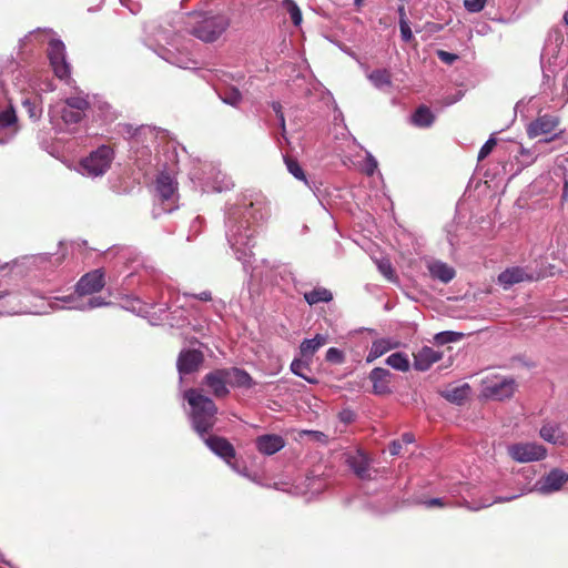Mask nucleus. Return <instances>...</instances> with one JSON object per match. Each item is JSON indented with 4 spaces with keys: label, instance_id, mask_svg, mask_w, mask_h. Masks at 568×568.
Returning a JSON list of instances; mask_svg holds the SVG:
<instances>
[{
    "label": "nucleus",
    "instance_id": "1",
    "mask_svg": "<svg viewBox=\"0 0 568 568\" xmlns=\"http://www.w3.org/2000/svg\"><path fill=\"white\" fill-rule=\"evenodd\" d=\"M184 398L191 407L190 419L192 428L201 438H204V436L213 430L217 422L219 408L212 398L203 394L202 388L185 390Z\"/></svg>",
    "mask_w": 568,
    "mask_h": 568
},
{
    "label": "nucleus",
    "instance_id": "2",
    "mask_svg": "<svg viewBox=\"0 0 568 568\" xmlns=\"http://www.w3.org/2000/svg\"><path fill=\"white\" fill-rule=\"evenodd\" d=\"M230 27V19L222 13L204 14L196 20L190 33L203 42L216 41Z\"/></svg>",
    "mask_w": 568,
    "mask_h": 568
},
{
    "label": "nucleus",
    "instance_id": "3",
    "mask_svg": "<svg viewBox=\"0 0 568 568\" xmlns=\"http://www.w3.org/2000/svg\"><path fill=\"white\" fill-rule=\"evenodd\" d=\"M561 119L557 114L545 113L536 116L526 128L528 138L535 139L540 135H549L542 140L545 143L552 142L561 136L564 130H559Z\"/></svg>",
    "mask_w": 568,
    "mask_h": 568
},
{
    "label": "nucleus",
    "instance_id": "4",
    "mask_svg": "<svg viewBox=\"0 0 568 568\" xmlns=\"http://www.w3.org/2000/svg\"><path fill=\"white\" fill-rule=\"evenodd\" d=\"M47 55L54 75L62 81H69L71 79V65L67 61L64 43L59 39H51L48 43Z\"/></svg>",
    "mask_w": 568,
    "mask_h": 568
},
{
    "label": "nucleus",
    "instance_id": "5",
    "mask_svg": "<svg viewBox=\"0 0 568 568\" xmlns=\"http://www.w3.org/2000/svg\"><path fill=\"white\" fill-rule=\"evenodd\" d=\"M114 159V151L110 145H101L81 161L83 170L92 176L104 174Z\"/></svg>",
    "mask_w": 568,
    "mask_h": 568
},
{
    "label": "nucleus",
    "instance_id": "6",
    "mask_svg": "<svg viewBox=\"0 0 568 568\" xmlns=\"http://www.w3.org/2000/svg\"><path fill=\"white\" fill-rule=\"evenodd\" d=\"M91 104L85 95L69 97L60 110L61 119L67 124H77L83 120Z\"/></svg>",
    "mask_w": 568,
    "mask_h": 568
},
{
    "label": "nucleus",
    "instance_id": "7",
    "mask_svg": "<svg viewBox=\"0 0 568 568\" xmlns=\"http://www.w3.org/2000/svg\"><path fill=\"white\" fill-rule=\"evenodd\" d=\"M508 454L515 462L530 463L544 459L547 449L537 443H517L508 447Z\"/></svg>",
    "mask_w": 568,
    "mask_h": 568
},
{
    "label": "nucleus",
    "instance_id": "8",
    "mask_svg": "<svg viewBox=\"0 0 568 568\" xmlns=\"http://www.w3.org/2000/svg\"><path fill=\"white\" fill-rule=\"evenodd\" d=\"M227 374L226 368L214 369L202 378L201 385L215 398H225L230 394Z\"/></svg>",
    "mask_w": 568,
    "mask_h": 568
},
{
    "label": "nucleus",
    "instance_id": "9",
    "mask_svg": "<svg viewBox=\"0 0 568 568\" xmlns=\"http://www.w3.org/2000/svg\"><path fill=\"white\" fill-rule=\"evenodd\" d=\"M104 285V272L102 268H97L81 276L75 285V292L79 295H91L100 292Z\"/></svg>",
    "mask_w": 568,
    "mask_h": 568
},
{
    "label": "nucleus",
    "instance_id": "10",
    "mask_svg": "<svg viewBox=\"0 0 568 568\" xmlns=\"http://www.w3.org/2000/svg\"><path fill=\"white\" fill-rule=\"evenodd\" d=\"M202 439L215 455L231 465L232 459L236 456V452L234 446L225 437L209 434Z\"/></svg>",
    "mask_w": 568,
    "mask_h": 568
},
{
    "label": "nucleus",
    "instance_id": "11",
    "mask_svg": "<svg viewBox=\"0 0 568 568\" xmlns=\"http://www.w3.org/2000/svg\"><path fill=\"white\" fill-rule=\"evenodd\" d=\"M517 384L514 378H503L497 382H486L484 393L486 396L503 400L514 395Z\"/></svg>",
    "mask_w": 568,
    "mask_h": 568
},
{
    "label": "nucleus",
    "instance_id": "12",
    "mask_svg": "<svg viewBox=\"0 0 568 568\" xmlns=\"http://www.w3.org/2000/svg\"><path fill=\"white\" fill-rule=\"evenodd\" d=\"M568 483V473L554 468L538 481V489L542 494L560 490Z\"/></svg>",
    "mask_w": 568,
    "mask_h": 568
},
{
    "label": "nucleus",
    "instance_id": "13",
    "mask_svg": "<svg viewBox=\"0 0 568 568\" xmlns=\"http://www.w3.org/2000/svg\"><path fill=\"white\" fill-rule=\"evenodd\" d=\"M393 374L383 367H375L369 373V381L373 384V394L378 396L390 395L393 393L390 388V381Z\"/></svg>",
    "mask_w": 568,
    "mask_h": 568
},
{
    "label": "nucleus",
    "instance_id": "14",
    "mask_svg": "<svg viewBox=\"0 0 568 568\" xmlns=\"http://www.w3.org/2000/svg\"><path fill=\"white\" fill-rule=\"evenodd\" d=\"M204 361L203 353L199 349H187L180 353L178 369L181 374H191L199 369Z\"/></svg>",
    "mask_w": 568,
    "mask_h": 568
},
{
    "label": "nucleus",
    "instance_id": "15",
    "mask_svg": "<svg viewBox=\"0 0 568 568\" xmlns=\"http://www.w3.org/2000/svg\"><path fill=\"white\" fill-rule=\"evenodd\" d=\"M155 190L160 200L164 203L168 201L174 202L178 191V183L170 176V174L162 172L155 180Z\"/></svg>",
    "mask_w": 568,
    "mask_h": 568
},
{
    "label": "nucleus",
    "instance_id": "16",
    "mask_svg": "<svg viewBox=\"0 0 568 568\" xmlns=\"http://www.w3.org/2000/svg\"><path fill=\"white\" fill-rule=\"evenodd\" d=\"M256 448L264 455H273L284 447V439L280 435L270 434L258 436L255 440Z\"/></svg>",
    "mask_w": 568,
    "mask_h": 568
},
{
    "label": "nucleus",
    "instance_id": "17",
    "mask_svg": "<svg viewBox=\"0 0 568 568\" xmlns=\"http://www.w3.org/2000/svg\"><path fill=\"white\" fill-rule=\"evenodd\" d=\"M440 358L442 354L439 352L425 346L414 355V368L419 372H425Z\"/></svg>",
    "mask_w": 568,
    "mask_h": 568
},
{
    "label": "nucleus",
    "instance_id": "18",
    "mask_svg": "<svg viewBox=\"0 0 568 568\" xmlns=\"http://www.w3.org/2000/svg\"><path fill=\"white\" fill-rule=\"evenodd\" d=\"M532 276L528 275L524 268L514 266L506 268L498 275V282L504 285L505 288L513 286L514 284L521 283L524 281H531Z\"/></svg>",
    "mask_w": 568,
    "mask_h": 568
},
{
    "label": "nucleus",
    "instance_id": "19",
    "mask_svg": "<svg viewBox=\"0 0 568 568\" xmlns=\"http://www.w3.org/2000/svg\"><path fill=\"white\" fill-rule=\"evenodd\" d=\"M347 464L358 478L368 479L371 477L369 460L364 454L358 453L354 456H349Z\"/></svg>",
    "mask_w": 568,
    "mask_h": 568
},
{
    "label": "nucleus",
    "instance_id": "20",
    "mask_svg": "<svg viewBox=\"0 0 568 568\" xmlns=\"http://www.w3.org/2000/svg\"><path fill=\"white\" fill-rule=\"evenodd\" d=\"M428 270L432 277L437 278L443 283L450 282L456 275L454 267L440 261L429 264Z\"/></svg>",
    "mask_w": 568,
    "mask_h": 568
},
{
    "label": "nucleus",
    "instance_id": "21",
    "mask_svg": "<svg viewBox=\"0 0 568 568\" xmlns=\"http://www.w3.org/2000/svg\"><path fill=\"white\" fill-rule=\"evenodd\" d=\"M226 372L229 373V385L233 387H246L250 388L253 386V378L251 375L241 368L237 367H231L226 368Z\"/></svg>",
    "mask_w": 568,
    "mask_h": 568
},
{
    "label": "nucleus",
    "instance_id": "22",
    "mask_svg": "<svg viewBox=\"0 0 568 568\" xmlns=\"http://www.w3.org/2000/svg\"><path fill=\"white\" fill-rule=\"evenodd\" d=\"M470 394V386L468 384H463L460 386L447 388L442 392V396L446 398L448 402L462 405L468 398Z\"/></svg>",
    "mask_w": 568,
    "mask_h": 568
},
{
    "label": "nucleus",
    "instance_id": "23",
    "mask_svg": "<svg viewBox=\"0 0 568 568\" xmlns=\"http://www.w3.org/2000/svg\"><path fill=\"white\" fill-rule=\"evenodd\" d=\"M327 343V336L316 334L313 338L304 339L301 343L300 351L303 357H312L322 346Z\"/></svg>",
    "mask_w": 568,
    "mask_h": 568
},
{
    "label": "nucleus",
    "instance_id": "24",
    "mask_svg": "<svg viewBox=\"0 0 568 568\" xmlns=\"http://www.w3.org/2000/svg\"><path fill=\"white\" fill-rule=\"evenodd\" d=\"M434 120V114L432 113L430 109L426 105L418 106L414 114L412 115L413 124L419 128L430 126Z\"/></svg>",
    "mask_w": 568,
    "mask_h": 568
},
{
    "label": "nucleus",
    "instance_id": "25",
    "mask_svg": "<svg viewBox=\"0 0 568 568\" xmlns=\"http://www.w3.org/2000/svg\"><path fill=\"white\" fill-rule=\"evenodd\" d=\"M304 298L310 305H314V304H318L322 302L327 303V302L332 301L333 295H332L331 291H328L327 288L317 287L310 292H306L304 294Z\"/></svg>",
    "mask_w": 568,
    "mask_h": 568
},
{
    "label": "nucleus",
    "instance_id": "26",
    "mask_svg": "<svg viewBox=\"0 0 568 568\" xmlns=\"http://www.w3.org/2000/svg\"><path fill=\"white\" fill-rule=\"evenodd\" d=\"M540 437L546 442L557 444L562 440L560 427L557 424H546L540 428Z\"/></svg>",
    "mask_w": 568,
    "mask_h": 568
},
{
    "label": "nucleus",
    "instance_id": "27",
    "mask_svg": "<svg viewBox=\"0 0 568 568\" xmlns=\"http://www.w3.org/2000/svg\"><path fill=\"white\" fill-rule=\"evenodd\" d=\"M368 79L378 89L392 85V75L390 72L386 69H376L372 71L368 75Z\"/></svg>",
    "mask_w": 568,
    "mask_h": 568
},
{
    "label": "nucleus",
    "instance_id": "28",
    "mask_svg": "<svg viewBox=\"0 0 568 568\" xmlns=\"http://www.w3.org/2000/svg\"><path fill=\"white\" fill-rule=\"evenodd\" d=\"M392 348V345L386 339H377L374 341L372 347L369 349L368 355L366 356V362L372 363L385 353H387Z\"/></svg>",
    "mask_w": 568,
    "mask_h": 568
},
{
    "label": "nucleus",
    "instance_id": "29",
    "mask_svg": "<svg viewBox=\"0 0 568 568\" xmlns=\"http://www.w3.org/2000/svg\"><path fill=\"white\" fill-rule=\"evenodd\" d=\"M386 363L399 372H407L409 369V359L407 355L399 352L389 355Z\"/></svg>",
    "mask_w": 568,
    "mask_h": 568
},
{
    "label": "nucleus",
    "instance_id": "30",
    "mask_svg": "<svg viewBox=\"0 0 568 568\" xmlns=\"http://www.w3.org/2000/svg\"><path fill=\"white\" fill-rule=\"evenodd\" d=\"M219 95L224 103L230 104L232 106H237L242 101V93L239 91V89L234 87L226 88L223 91H220Z\"/></svg>",
    "mask_w": 568,
    "mask_h": 568
},
{
    "label": "nucleus",
    "instance_id": "31",
    "mask_svg": "<svg viewBox=\"0 0 568 568\" xmlns=\"http://www.w3.org/2000/svg\"><path fill=\"white\" fill-rule=\"evenodd\" d=\"M282 8L290 14L294 26L298 27L302 23V12L300 7L293 0H284Z\"/></svg>",
    "mask_w": 568,
    "mask_h": 568
},
{
    "label": "nucleus",
    "instance_id": "32",
    "mask_svg": "<svg viewBox=\"0 0 568 568\" xmlns=\"http://www.w3.org/2000/svg\"><path fill=\"white\" fill-rule=\"evenodd\" d=\"M18 116L12 105L0 112V129H7L16 125Z\"/></svg>",
    "mask_w": 568,
    "mask_h": 568
},
{
    "label": "nucleus",
    "instance_id": "33",
    "mask_svg": "<svg viewBox=\"0 0 568 568\" xmlns=\"http://www.w3.org/2000/svg\"><path fill=\"white\" fill-rule=\"evenodd\" d=\"M291 371H292L295 375H297V376H300V377L304 378L305 381H307L308 383H315V382H316L315 379H312V378H310V377L306 375V372H308V371H310V364H308V363H306V362H304V361H302V359H297V358H296V359H294V361L292 362V364H291Z\"/></svg>",
    "mask_w": 568,
    "mask_h": 568
},
{
    "label": "nucleus",
    "instance_id": "34",
    "mask_svg": "<svg viewBox=\"0 0 568 568\" xmlns=\"http://www.w3.org/2000/svg\"><path fill=\"white\" fill-rule=\"evenodd\" d=\"M463 337H464L463 333L446 331V332H440V333L436 334L434 338L437 344L444 345V344H448V343L458 342V341L463 339Z\"/></svg>",
    "mask_w": 568,
    "mask_h": 568
},
{
    "label": "nucleus",
    "instance_id": "35",
    "mask_svg": "<svg viewBox=\"0 0 568 568\" xmlns=\"http://www.w3.org/2000/svg\"><path fill=\"white\" fill-rule=\"evenodd\" d=\"M285 163L288 172L297 180L306 181L305 174L298 162L293 158H285Z\"/></svg>",
    "mask_w": 568,
    "mask_h": 568
},
{
    "label": "nucleus",
    "instance_id": "36",
    "mask_svg": "<svg viewBox=\"0 0 568 568\" xmlns=\"http://www.w3.org/2000/svg\"><path fill=\"white\" fill-rule=\"evenodd\" d=\"M22 105L32 120H38L40 118L41 109L39 108V105L37 103V99H33V100L24 99L22 101Z\"/></svg>",
    "mask_w": 568,
    "mask_h": 568
},
{
    "label": "nucleus",
    "instance_id": "37",
    "mask_svg": "<svg viewBox=\"0 0 568 568\" xmlns=\"http://www.w3.org/2000/svg\"><path fill=\"white\" fill-rule=\"evenodd\" d=\"M497 144V140L493 136H490L486 142L485 144L480 148L479 152H478V158L477 160L480 162L483 161L484 159H486L490 153L491 151L494 150V148L496 146Z\"/></svg>",
    "mask_w": 568,
    "mask_h": 568
},
{
    "label": "nucleus",
    "instance_id": "38",
    "mask_svg": "<svg viewBox=\"0 0 568 568\" xmlns=\"http://www.w3.org/2000/svg\"><path fill=\"white\" fill-rule=\"evenodd\" d=\"M379 272L389 281L395 280V271L388 260H382L377 263Z\"/></svg>",
    "mask_w": 568,
    "mask_h": 568
},
{
    "label": "nucleus",
    "instance_id": "39",
    "mask_svg": "<svg viewBox=\"0 0 568 568\" xmlns=\"http://www.w3.org/2000/svg\"><path fill=\"white\" fill-rule=\"evenodd\" d=\"M488 0H464L465 9L470 13L480 12Z\"/></svg>",
    "mask_w": 568,
    "mask_h": 568
},
{
    "label": "nucleus",
    "instance_id": "40",
    "mask_svg": "<svg viewBox=\"0 0 568 568\" xmlns=\"http://www.w3.org/2000/svg\"><path fill=\"white\" fill-rule=\"evenodd\" d=\"M325 359L329 363L341 364L344 362V354L336 347H331L326 352Z\"/></svg>",
    "mask_w": 568,
    "mask_h": 568
},
{
    "label": "nucleus",
    "instance_id": "41",
    "mask_svg": "<svg viewBox=\"0 0 568 568\" xmlns=\"http://www.w3.org/2000/svg\"><path fill=\"white\" fill-rule=\"evenodd\" d=\"M272 109L276 114V119H278L282 135H284L286 132V124H285V116H284V113L282 110V104L277 101H274L272 103Z\"/></svg>",
    "mask_w": 568,
    "mask_h": 568
},
{
    "label": "nucleus",
    "instance_id": "42",
    "mask_svg": "<svg viewBox=\"0 0 568 568\" xmlns=\"http://www.w3.org/2000/svg\"><path fill=\"white\" fill-rule=\"evenodd\" d=\"M399 30L402 40L404 42H410L412 40H414V36L408 21H402V23H399Z\"/></svg>",
    "mask_w": 568,
    "mask_h": 568
},
{
    "label": "nucleus",
    "instance_id": "43",
    "mask_svg": "<svg viewBox=\"0 0 568 568\" xmlns=\"http://www.w3.org/2000/svg\"><path fill=\"white\" fill-rule=\"evenodd\" d=\"M437 57L439 58L440 61H443V62H445L447 64H452L458 58L456 54L447 52V51H444V50H438L437 51Z\"/></svg>",
    "mask_w": 568,
    "mask_h": 568
},
{
    "label": "nucleus",
    "instance_id": "44",
    "mask_svg": "<svg viewBox=\"0 0 568 568\" xmlns=\"http://www.w3.org/2000/svg\"><path fill=\"white\" fill-rule=\"evenodd\" d=\"M119 126H120V133L128 138H133L136 134V132L139 131L138 128H133L132 124H128V123L120 124Z\"/></svg>",
    "mask_w": 568,
    "mask_h": 568
},
{
    "label": "nucleus",
    "instance_id": "45",
    "mask_svg": "<svg viewBox=\"0 0 568 568\" xmlns=\"http://www.w3.org/2000/svg\"><path fill=\"white\" fill-rule=\"evenodd\" d=\"M402 442L398 439V440H394L390 443L389 445V453L390 455L393 456H397L400 454V450H402Z\"/></svg>",
    "mask_w": 568,
    "mask_h": 568
},
{
    "label": "nucleus",
    "instance_id": "46",
    "mask_svg": "<svg viewBox=\"0 0 568 568\" xmlns=\"http://www.w3.org/2000/svg\"><path fill=\"white\" fill-rule=\"evenodd\" d=\"M104 305H108V302H105L104 298H102V297H91L89 300L90 308H95V307H100V306H104Z\"/></svg>",
    "mask_w": 568,
    "mask_h": 568
},
{
    "label": "nucleus",
    "instance_id": "47",
    "mask_svg": "<svg viewBox=\"0 0 568 568\" xmlns=\"http://www.w3.org/2000/svg\"><path fill=\"white\" fill-rule=\"evenodd\" d=\"M339 418L344 423H351L354 420V413L349 409H345V410L341 412Z\"/></svg>",
    "mask_w": 568,
    "mask_h": 568
},
{
    "label": "nucleus",
    "instance_id": "48",
    "mask_svg": "<svg viewBox=\"0 0 568 568\" xmlns=\"http://www.w3.org/2000/svg\"><path fill=\"white\" fill-rule=\"evenodd\" d=\"M425 505L430 508V507H444L445 506V503L442 498H432V499H428L425 501Z\"/></svg>",
    "mask_w": 568,
    "mask_h": 568
},
{
    "label": "nucleus",
    "instance_id": "49",
    "mask_svg": "<svg viewBox=\"0 0 568 568\" xmlns=\"http://www.w3.org/2000/svg\"><path fill=\"white\" fill-rule=\"evenodd\" d=\"M195 298H199L200 301L209 302L212 300V294L210 291L201 292L197 295H194Z\"/></svg>",
    "mask_w": 568,
    "mask_h": 568
},
{
    "label": "nucleus",
    "instance_id": "50",
    "mask_svg": "<svg viewBox=\"0 0 568 568\" xmlns=\"http://www.w3.org/2000/svg\"><path fill=\"white\" fill-rule=\"evenodd\" d=\"M402 444H412L415 440V437L412 433H405L402 435V438L399 439Z\"/></svg>",
    "mask_w": 568,
    "mask_h": 568
},
{
    "label": "nucleus",
    "instance_id": "51",
    "mask_svg": "<svg viewBox=\"0 0 568 568\" xmlns=\"http://www.w3.org/2000/svg\"><path fill=\"white\" fill-rule=\"evenodd\" d=\"M397 12H398V16H399V23H402V21H408L404 4H400L398 7Z\"/></svg>",
    "mask_w": 568,
    "mask_h": 568
},
{
    "label": "nucleus",
    "instance_id": "52",
    "mask_svg": "<svg viewBox=\"0 0 568 568\" xmlns=\"http://www.w3.org/2000/svg\"><path fill=\"white\" fill-rule=\"evenodd\" d=\"M513 499H514V497H508V498H498V499L496 500V503L509 501V500H513Z\"/></svg>",
    "mask_w": 568,
    "mask_h": 568
},
{
    "label": "nucleus",
    "instance_id": "53",
    "mask_svg": "<svg viewBox=\"0 0 568 568\" xmlns=\"http://www.w3.org/2000/svg\"><path fill=\"white\" fill-rule=\"evenodd\" d=\"M8 294H9L8 291L0 288V300L6 297Z\"/></svg>",
    "mask_w": 568,
    "mask_h": 568
},
{
    "label": "nucleus",
    "instance_id": "54",
    "mask_svg": "<svg viewBox=\"0 0 568 568\" xmlns=\"http://www.w3.org/2000/svg\"><path fill=\"white\" fill-rule=\"evenodd\" d=\"M564 21L566 24H568V10L564 14Z\"/></svg>",
    "mask_w": 568,
    "mask_h": 568
},
{
    "label": "nucleus",
    "instance_id": "55",
    "mask_svg": "<svg viewBox=\"0 0 568 568\" xmlns=\"http://www.w3.org/2000/svg\"><path fill=\"white\" fill-rule=\"evenodd\" d=\"M362 2H363V0H355V4H356V6H361V4H362Z\"/></svg>",
    "mask_w": 568,
    "mask_h": 568
},
{
    "label": "nucleus",
    "instance_id": "56",
    "mask_svg": "<svg viewBox=\"0 0 568 568\" xmlns=\"http://www.w3.org/2000/svg\"><path fill=\"white\" fill-rule=\"evenodd\" d=\"M520 153H521V154H528V151H527L526 149H524V148H523V149H521V151H520Z\"/></svg>",
    "mask_w": 568,
    "mask_h": 568
},
{
    "label": "nucleus",
    "instance_id": "57",
    "mask_svg": "<svg viewBox=\"0 0 568 568\" xmlns=\"http://www.w3.org/2000/svg\"><path fill=\"white\" fill-rule=\"evenodd\" d=\"M373 172H374V169H369V170L367 171V173H368V174H373Z\"/></svg>",
    "mask_w": 568,
    "mask_h": 568
},
{
    "label": "nucleus",
    "instance_id": "58",
    "mask_svg": "<svg viewBox=\"0 0 568 568\" xmlns=\"http://www.w3.org/2000/svg\"><path fill=\"white\" fill-rule=\"evenodd\" d=\"M376 168V163H374V165H369V169H375Z\"/></svg>",
    "mask_w": 568,
    "mask_h": 568
}]
</instances>
